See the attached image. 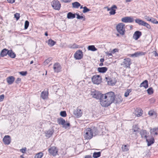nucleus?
<instances>
[{
  "mask_svg": "<svg viewBox=\"0 0 158 158\" xmlns=\"http://www.w3.org/2000/svg\"><path fill=\"white\" fill-rule=\"evenodd\" d=\"M101 105L104 107H107L113 103L115 99L114 93L110 92L103 94L101 97Z\"/></svg>",
  "mask_w": 158,
  "mask_h": 158,
  "instance_id": "f257e3e1",
  "label": "nucleus"
},
{
  "mask_svg": "<svg viewBox=\"0 0 158 158\" xmlns=\"http://www.w3.org/2000/svg\"><path fill=\"white\" fill-rule=\"evenodd\" d=\"M84 138L85 139H90L93 136H94L98 134V131L95 127L93 129L88 128L84 131Z\"/></svg>",
  "mask_w": 158,
  "mask_h": 158,
  "instance_id": "f03ea898",
  "label": "nucleus"
},
{
  "mask_svg": "<svg viewBox=\"0 0 158 158\" xmlns=\"http://www.w3.org/2000/svg\"><path fill=\"white\" fill-rule=\"evenodd\" d=\"M118 32L121 35H123L125 34V25L123 23H120L118 24L116 27Z\"/></svg>",
  "mask_w": 158,
  "mask_h": 158,
  "instance_id": "7ed1b4c3",
  "label": "nucleus"
},
{
  "mask_svg": "<svg viewBox=\"0 0 158 158\" xmlns=\"http://www.w3.org/2000/svg\"><path fill=\"white\" fill-rule=\"evenodd\" d=\"M103 94H102L99 91L94 90L91 92V95L92 97L96 99H99L101 103V97H102Z\"/></svg>",
  "mask_w": 158,
  "mask_h": 158,
  "instance_id": "20e7f679",
  "label": "nucleus"
},
{
  "mask_svg": "<svg viewBox=\"0 0 158 158\" xmlns=\"http://www.w3.org/2000/svg\"><path fill=\"white\" fill-rule=\"evenodd\" d=\"M135 22L140 25L145 26L148 29L151 28V27L149 24L141 19H136L135 20Z\"/></svg>",
  "mask_w": 158,
  "mask_h": 158,
  "instance_id": "39448f33",
  "label": "nucleus"
},
{
  "mask_svg": "<svg viewBox=\"0 0 158 158\" xmlns=\"http://www.w3.org/2000/svg\"><path fill=\"white\" fill-rule=\"evenodd\" d=\"M102 78L99 75H95L92 78V82L94 84L98 85L101 82Z\"/></svg>",
  "mask_w": 158,
  "mask_h": 158,
  "instance_id": "423d86ee",
  "label": "nucleus"
},
{
  "mask_svg": "<svg viewBox=\"0 0 158 158\" xmlns=\"http://www.w3.org/2000/svg\"><path fill=\"white\" fill-rule=\"evenodd\" d=\"M52 7L56 10H59L61 7V4L58 0H53L52 2Z\"/></svg>",
  "mask_w": 158,
  "mask_h": 158,
  "instance_id": "0eeeda50",
  "label": "nucleus"
},
{
  "mask_svg": "<svg viewBox=\"0 0 158 158\" xmlns=\"http://www.w3.org/2000/svg\"><path fill=\"white\" fill-rule=\"evenodd\" d=\"M48 152L50 154L55 156L56 155L58 152V150L56 147L53 146L49 148Z\"/></svg>",
  "mask_w": 158,
  "mask_h": 158,
  "instance_id": "6e6552de",
  "label": "nucleus"
},
{
  "mask_svg": "<svg viewBox=\"0 0 158 158\" xmlns=\"http://www.w3.org/2000/svg\"><path fill=\"white\" fill-rule=\"evenodd\" d=\"M134 19L132 17H125L121 19V21L125 23H131L134 22Z\"/></svg>",
  "mask_w": 158,
  "mask_h": 158,
  "instance_id": "1a4fd4ad",
  "label": "nucleus"
},
{
  "mask_svg": "<svg viewBox=\"0 0 158 158\" xmlns=\"http://www.w3.org/2000/svg\"><path fill=\"white\" fill-rule=\"evenodd\" d=\"M83 56L82 51L81 50L77 51L74 54V57L76 59L80 60Z\"/></svg>",
  "mask_w": 158,
  "mask_h": 158,
  "instance_id": "9d476101",
  "label": "nucleus"
},
{
  "mask_svg": "<svg viewBox=\"0 0 158 158\" xmlns=\"http://www.w3.org/2000/svg\"><path fill=\"white\" fill-rule=\"evenodd\" d=\"M125 67H130V65L131 64V60L129 58H127L124 60L123 62Z\"/></svg>",
  "mask_w": 158,
  "mask_h": 158,
  "instance_id": "9b49d317",
  "label": "nucleus"
},
{
  "mask_svg": "<svg viewBox=\"0 0 158 158\" xmlns=\"http://www.w3.org/2000/svg\"><path fill=\"white\" fill-rule=\"evenodd\" d=\"M73 113L76 117L78 118L81 116L82 112L81 109L78 108L74 111Z\"/></svg>",
  "mask_w": 158,
  "mask_h": 158,
  "instance_id": "f8f14e48",
  "label": "nucleus"
},
{
  "mask_svg": "<svg viewBox=\"0 0 158 158\" xmlns=\"http://www.w3.org/2000/svg\"><path fill=\"white\" fill-rule=\"evenodd\" d=\"M3 141L5 144H9L11 142L10 136L8 135H5L3 139Z\"/></svg>",
  "mask_w": 158,
  "mask_h": 158,
  "instance_id": "ddd939ff",
  "label": "nucleus"
},
{
  "mask_svg": "<svg viewBox=\"0 0 158 158\" xmlns=\"http://www.w3.org/2000/svg\"><path fill=\"white\" fill-rule=\"evenodd\" d=\"M142 35V32L139 31H136L134 33L133 38L135 40H137Z\"/></svg>",
  "mask_w": 158,
  "mask_h": 158,
  "instance_id": "4468645a",
  "label": "nucleus"
},
{
  "mask_svg": "<svg viewBox=\"0 0 158 158\" xmlns=\"http://www.w3.org/2000/svg\"><path fill=\"white\" fill-rule=\"evenodd\" d=\"M53 68L55 72L58 73L60 71L61 67L59 63H56L54 64Z\"/></svg>",
  "mask_w": 158,
  "mask_h": 158,
  "instance_id": "2eb2a0df",
  "label": "nucleus"
},
{
  "mask_svg": "<svg viewBox=\"0 0 158 158\" xmlns=\"http://www.w3.org/2000/svg\"><path fill=\"white\" fill-rule=\"evenodd\" d=\"M54 132V130L52 129H49L48 131H45V136L48 138L50 137L52 135Z\"/></svg>",
  "mask_w": 158,
  "mask_h": 158,
  "instance_id": "dca6fc26",
  "label": "nucleus"
},
{
  "mask_svg": "<svg viewBox=\"0 0 158 158\" xmlns=\"http://www.w3.org/2000/svg\"><path fill=\"white\" fill-rule=\"evenodd\" d=\"M134 113L137 117H139L143 114V111L141 109L137 108L135 109Z\"/></svg>",
  "mask_w": 158,
  "mask_h": 158,
  "instance_id": "f3484780",
  "label": "nucleus"
},
{
  "mask_svg": "<svg viewBox=\"0 0 158 158\" xmlns=\"http://www.w3.org/2000/svg\"><path fill=\"white\" fill-rule=\"evenodd\" d=\"M140 133L142 138L146 139L149 137V136H148L149 134V133L147 132V131L145 130H142L140 131Z\"/></svg>",
  "mask_w": 158,
  "mask_h": 158,
  "instance_id": "a211bd4d",
  "label": "nucleus"
},
{
  "mask_svg": "<svg viewBox=\"0 0 158 158\" xmlns=\"http://www.w3.org/2000/svg\"><path fill=\"white\" fill-rule=\"evenodd\" d=\"M146 142H147V145L148 146L151 145L153 144L155 142L154 138L148 137L146 139Z\"/></svg>",
  "mask_w": 158,
  "mask_h": 158,
  "instance_id": "6ab92c4d",
  "label": "nucleus"
},
{
  "mask_svg": "<svg viewBox=\"0 0 158 158\" xmlns=\"http://www.w3.org/2000/svg\"><path fill=\"white\" fill-rule=\"evenodd\" d=\"M15 80V78L12 76L8 77L6 78L7 82L9 85L12 84Z\"/></svg>",
  "mask_w": 158,
  "mask_h": 158,
  "instance_id": "aec40b11",
  "label": "nucleus"
},
{
  "mask_svg": "<svg viewBox=\"0 0 158 158\" xmlns=\"http://www.w3.org/2000/svg\"><path fill=\"white\" fill-rule=\"evenodd\" d=\"M48 91H43L41 94V97L43 99H47L48 98Z\"/></svg>",
  "mask_w": 158,
  "mask_h": 158,
  "instance_id": "412c9836",
  "label": "nucleus"
},
{
  "mask_svg": "<svg viewBox=\"0 0 158 158\" xmlns=\"http://www.w3.org/2000/svg\"><path fill=\"white\" fill-rule=\"evenodd\" d=\"M117 7L115 5H113L111 8L110 11L109 12V14L110 15H114L115 13V10H114V9H117Z\"/></svg>",
  "mask_w": 158,
  "mask_h": 158,
  "instance_id": "4be33fe9",
  "label": "nucleus"
},
{
  "mask_svg": "<svg viewBox=\"0 0 158 158\" xmlns=\"http://www.w3.org/2000/svg\"><path fill=\"white\" fill-rule=\"evenodd\" d=\"M140 87H143L145 89H147L148 87V82L147 80H145L141 83L140 85Z\"/></svg>",
  "mask_w": 158,
  "mask_h": 158,
  "instance_id": "5701e85b",
  "label": "nucleus"
},
{
  "mask_svg": "<svg viewBox=\"0 0 158 158\" xmlns=\"http://www.w3.org/2000/svg\"><path fill=\"white\" fill-rule=\"evenodd\" d=\"M9 50H8V49H3L1 53H0V55L2 57H4L6 56L8 54V53Z\"/></svg>",
  "mask_w": 158,
  "mask_h": 158,
  "instance_id": "b1692460",
  "label": "nucleus"
},
{
  "mask_svg": "<svg viewBox=\"0 0 158 158\" xmlns=\"http://www.w3.org/2000/svg\"><path fill=\"white\" fill-rule=\"evenodd\" d=\"M107 70L106 67H99L98 68V71L100 73H104Z\"/></svg>",
  "mask_w": 158,
  "mask_h": 158,
  "instance_id": "393cba45",
  "label": "nucleus"
},
{
  "mask_svg": "<svg viewBox=\"0 0 158 158\" xmlns=\"http://www.w3.org/2000/svg\"><path fill=\"white\" fill-rule=\"evenodd\" d=\"M65 120L62 118H60L57 119V123L59 125H63L65 123Z\"/></svg>",
  "mask_w": 158,
  "mask_h": 158,
  "instance_id": "a878e982",
  "label": "nucleus"
},
{
  "mask_svg": "<svg viewBox=\"0 0 158 158\" xmlns=\"http://www.w3.org/2000/svg\"><path fill=\"white\" fill-rule=\"evenodd\" d=\"M8 55L12 58H14L16 56L15 54L13 52L12 50H9Z\"/></svg>",
  "mask_w": 158,
  "mask_h": 158,
  "instance_id": "bb28decb",
  "label": "nucleus"
},
{
  "mask_svg": "<svg viewBox=\"0 0 158 158\" xmlns=\"http://www.w3.org/2000/svg\"><path fill=\"white\" fill-rule=\"evenodd\" d=\"M158 131V128H154L152 129H150V133L152 135H157L158 133L157 131Z\"/></svg>",
  "mask_w": 158,
  "mask_h": 158,
  "instance_id": "cd10ccee",
  "label": "nucleus"
},
{
  "mask_svg": "<svg viewBox=\"0 0 158 158\" xmlns=\"http://www.w3.org/2000/svg\"><path fill=\"white\" fill-rule=\"evenodd\" d=\"M75 17V15L70 12L68 13L67 18L69 19H73Z\"/></svg>",
  "mask_w": 158,
  "mask_h": 158,
  "instance_id": "c85d7f7f",
  "label": "nucleus"
},
{
  "mask_svg": "<svg viewBox=\"0 0 158 158\" xmlns=\"http://www.w3.org/2000/svg\"><path fill=\"white\" fill-rule=\"evenodd\" d=\"M101 152H95L93 153V157L94 158H97L101 156Z\"/></svg>",
  "mask_w": 158,
  "mask_h": 158,
  "instance_id": "c756f323",
  "label": "nucleus"
},
{
  "mask_svg": "<svg viewBox=\"0 0 158 158\" xmlns=\"http://www.w3.org/2000/svg\"><path fill=\"white\" fill-rule=\"evenodd\" d=\"M56 42L52 39L48 40V44L50 47H52L55 44Z\"/></svg>",
  "mask_w": 158,
  "mask_h": 158,
  "instance_id": "7c9ffc66",
  "label": "nucleus"
},
{
  "mask_svg": "<svg viewBox=\"0 0 158 158\" xmlns=\"http://www.w3.org/2000/svg\"><path fill=\"white\" fill-rule=\"evenodd\" d=\"M73 7L75 8H78L81 6V4L77 2H75L72 3Z\"/></svg>",
  "mask_w": 158,
  "mask_h": 158,
  "instance_id": "2f4dec72",
  "label": "nucleus"
},
{
  "mask_svg": "<svg viewBox=\"0 0 158 158\" xmlns=\"http://www.w3.org/2000/svg\"><path fill=\"white\" fill-rule=\"evenodd\" d=\"M77 15V19H81L83 21H85V16H80L79 15L78 13H76L75 14Z\"/></svg>",
  "mask_w": 158,
  "mask_h": 158,
  "instance_id": "473e14b6",
  "label": "nucleus"
},
{
  "mask_svg": "<svg viewBox=\"0 0 158 158\" xmlns=\"http://www.w3.org/2000/svg\"><path fill=\"white\" fill-rule=\"evenodd\" d=\"M79 46L75 44H69L68 45V47L71 48H79Z\"/></svg>",
  "mask_w": 158,
  "mask_h": 158,
  "instance_id": "72a5a7b5",
  "label": "nucleus"
},
{
  "mask_svg": "<svg viewBox=\"0 0 158 158\" xmlns=\"http://www.w3.org/2000/svg\"><path fill=\"white\" fill-rule=\"evenodd\" d=\"M43 154L42 152H40L37 154L35 156L34 158H41L43 156Z\"/></svg>",
  "mask_w": 158,
  "mask_h": 158,
  "instance_id": "f704fd0d",
  "label": "nucleus"
},
{
  "mask_svg": "<svg viewBox=\"0 0 158 158\" xmlns=\"http://www.w3.org/2000/svg\"><path fill=\"white\" fill-rule=\"evenodd\" d=\"M88 49L89 50L95 51L97 50V49L95 48L94 45H90L88 47Z\"/></svg>",
  "mask_w": 158,
  "mask_h": 158,
  "instance_id": "c9c22d12",
  "label": "nucleus"
},
{
  "mask_svg": "<svg viewBox=\"0 0 158 158\" xmlns=\"http://www.w3.org/2000/svg\"><path fill=\"white\" fill-rule=\"evenodd\" d=\"M122 151L124 152H127L129 150L128 148L127 147V145H123L122 147Z\"/></svg>",
  "mask_w": 158,
  "mask_h": 158,
  "instance_id": "e433bc0d",
  "label": "nucleus"
},
{
  "mask_svg": "<svg viewBox=\"0 0 158 158\" xmlns=\"http://www.w3.org/2000/svg\"><path fill=\"white\" fill-rule=\"evenodd\" d=\"M131 89H127L126 90V91L125 92L124 94V96L126 97H128L130 93L131 92Z\"/></svg>",
  "mask_w": 158,
  "mask_h": 158,
  "instance_id": "4c0bfd02",
  "label": "nucleus"
},
{
  "mask_svg": "<svg viewBox=\"0 0 158 158\" xmlns=\"http://www.w3.org/2000/svg\"><path fill=\"white\" fill-rule=\"evenodd\" d=\"M148 93L149 95H151L153 93V90L152 87H150L147 90Z\"/></svg>",
  "mask_w": 158,
  "mask_h": 158,
  "instance_id": "58836bf2",
  "label": "nucleus"
},
{
  "mask_svg": "<svg viewBox=\"0 0 158 158\" xmlns=\"http://www.w3.org/2000/svg\"><path fill=\"white\" fill-rule=\"evenodd\" d=\"M116 82V81L115 80H113L111 79L110 82L108 81V84L111 85H113L115 84Z\"/></svg>",
  "mask_w": 158,
  "mask_h": 158,
  "instance_id": "ea45409f",
  "label": "nucleus"
},
{
  "mask_svg": "<svg viewBox=\"0 0 158 158\" xmlns=\"http://www.w3.org/2000/svg\"><path fill=\"white\" fill-rule=\"evenodd\" d=\"M83 10L82 12L83 13H85L87 12L90 11V10L86 6H84L83 7Z\"/></svg>",
  "mask_w": 158,
  "mask_h": 158,
  "instance_id": "a19ab883",
  "label": "nucleus"
},
{
  "mask_svg": "<svg viewBox=\"0 0 158 158\" xmlns=\"http://www.w3.org/2000/svg\"><path fill=\"white\" fill-rule=\"evenodd\" d=\"M135 126V127H134V126H133V128L132 129V132L134 133L135 132V134H136L137 132L138 131V130L139 129V128L138 127H136V126Z\"/></svg>",
  "mask_w": 158,
  "mask_h": 158,
  "instance_id": "79ce46f5",
  "label": "nucleus"
},
{
  "mask_svg": "<svg viewBox=\"0 0 158 158\" xmlns=\"http://www.w3.org/2000/svg\"><path fill=\"white\" fill-rule=\"evenodd\" d=\"M29 22L28 21H25L24 24V29H26L27 28L29 25Z\"/></svg>",
  "mask_w": 158,
  "mask_h": 158,
  "instance_id": "37998d69",
  "label": "nucleus"
},
{
  "mask_svg": "<svg viewBox=\"0 0 158 158\" xmlns=\"http://www.w3.org/2000/svg\"><path fill=\"white\" fill-rule=\"evenodd\" d=\"M116 103H119L122 101V98L121 97H118L116 99Z\"/></svg>",
  "mask_w": 158,
  "mask_h": 158,
  "instance_id": "c03bdc74",
  "label": "nucleus"
},
{
  "mask_svg": "<svg viewBox=\"0 0 158 158\" xmlns=\"http://www.w3.org/2000/svg\"><path fill=\"white\" fill-rule=\"evenodd\" d=\"M60 115L63 117H66V113L65 111H62L60 112Z\"/></svg>",
  "mask_w": 158,
  "mask_h": 158,
  "instance_id": "a18cd8bd",
  "label": "nucleus"
},
{
  "mask_svg": "<svg viewBox=\"0 0 158 158\" xmlns=\"http://www.w3.org/2000/svg\"><path fill=\"white\" fill-rule=\"evenodd\" d=\"M70 126V124L69 123H64V124L63 126V127L65 129L68 128V127H69Z\"/></svg>",
  "mask_w": 158,
  "mask_h": 158,
  "instance_id": "49530a36",
  "label": "nucleus"
},
{
  "mask_svg": "<svg viewBox=\"0 0 158 158\" xmlns=\"http://www.w3.org/2000/svg\"><path fill=\"white\" fill-rule=\"evenodd\" d=\"M14 17L16 18L17 20H18L20 18V14L18 13H16L14 15Z\"/></svg>",
  "mask_w": 158,
  "mask_h": 158,
  "instance_id": "de8ad7c7",
  "label": "nucleus"
},
{
  "mask_svg": "<svg viewBox=\"0 0 158 158\" xmlns=\"http://www.w3.org/2000/svg\"><path fill=\"white\" fill-rule=\"evenodd\" d=\"M19 73L21 75L23 76H25L27 75V71H22L19 72Z\"/></svg>",
  "mask_w": 158,
  "mask_h": 158,
  "instance_id": "09e8293b",
  "label": "nucleus"
},
{
  "mask_svg": "<svg viewBox=\"0 0 158 158\" xmlns=\"http://www.w3.org/2000/svg\"><path fill=\"white\" fill-rule=\"evenodd\" d=\"M51 60H52V58H51V57L49 58H48V59H47V60H45V61L44 62V63L45 64H46V63L48 64L49 62Z\"/></svg>",
  "mask_w": 158,
  "mask_h": 158,
  "instance_id": "8fccbe9b",
  "label": "nucleus"
},
{
  "mask_svg": "<svg viewBox=\"0 0 158 158\" xmlns=\"http://www.w3.org/2000/svg\"><path fill=\"white\" fill-rule=\"evenodd\" d=\"M151 22L154 24H158V21H157L155 19L153 18L151 21Z\"/></svg>",
  "mask_w": 158,
  "mask_h": 158,
  "instance_id": "3c124183",
  "label": "nucleus"
},
{
  "mask_svg": "<svg viewBox=\"0 0 158 158\" xmlns=\"http://www.w3.org/2000/svg\"><path fill=\"white\" fill-rule=\"evenodd\" d=\"M131 57L135 56V57L138 56V52H135L134 54H131Z\"/></svg>",
  "mask_w": 158,
  "mask_h": 158,
  "instance_id": "603ef678",
  "label": "nucleus"
},
{
  "mask_svg": "<svg viewBox=\"0 0 158 158\" xmlns=\"http://www.w3.org/2000/svg\"><path fill=\"white\" fill-rule=\"evenodd\" d=\"M26 148H24L20 149V151L23 153H25L26 152Z\"/></svg>",
  "mask_w": 158,
  "mask_h": 158,
  "instance_id": "864d4df0",
  "label": "nucleus"
},
{
  "mask_svg": "<svg viewBox=\"0 0 158 158\" xmlns=\"http://www.w3.org/2000/svg\"><path fill=\"white\" fill-rule=\"evenodd\" d=\"M21 81V79L20 78H18L15 81V83L17 84H19Z\"/></svg>",
  "mask_w": 158,
  "mask_h": 158,
  "instance_id": "5fc2aeb1",
  "label": "nucleus"
},
{
  "mask_svg": "<svg viewBox=\"0 0 158 158\" xmlns=\"http://www.w3.org/2000/svg\"><path fill=\"white\" fill-rule=\"evenodd\" d=\"M4 98V95L2 94L0 96V102L2 101Z\"/></svg>",
  "mask_w": 158,
  "mask_h": 158,
  "instance_id": "6e6d98bb",
  "label": "nucleus"
},
{
  "mask_svg": "<svg viewBox=\"0 0 158 158\" xmlns=\"http://www.w3.org/2000/svg\"><path fill=\"white\" fill-rule=\"evenodd\" d=\"M138 56L144 55L145 54V52H138Z\"/></svg>",
  "mask_w": 158,
  "mask_h": 158,
  "instance_id": "4d7b16f0",
  "label": "nucleus"
},
{
  "mask_svg": "<svg viewBox=\"0 0 158 158\" xmlns=\"http://www.w3.org/2000/svg\"><path fill=\"white\" fill-rule=\"evenodd\" d=\"M154 112L152 110H150L148 112V114L150 116H152L154 114Z\"/></svg>",
  "mask_w": 158,
  "mask_h": 158,
  "instance_id": "13d9d810",
  "label": "nucleus"
},
{
  "mask_svg": "<svg viewBox=\"0 0 158 158\" xmlns=\"http://www.w3.org/2000/svg\"><path fill=\"white\" fill-rule=\"evenodd\" d=\"M112 52H106V54L108 56H112Z\"/></svg>",
  "mask_w": 158,
  "mask_h": 158,
  "instance_id": "bf43d9fd",
  "label": "nucleus"
},
{
  "mask_svg": "<svg viewBox=\"0 0 158 158\" xmlns=\"http://www.w3.org/2000/svg\"><path fill=\"white\" fill-rule=\"evenodd\" d=\"M145 18L148 21H150L151 22V20H152V19H151L150 18H149V17L147 16H145Z\"/></svg>",
  "mask_w": 158,
  "mask_h": 158,
  "instance_id": "052dcab7",
  "label": "nucleus"
},
{
  "mask_svg": "<svg viewBox=\"0 0 158 158\" xmlns=\"http://www.w3.org/2000/svg\"><path fill=\"white\" fill-rule=\"evenodd\" d=\"M106 81L108 83V81L110 82L111 78H110V77H106Z\"/></svg>",
  "mask_w": 158,
  "mask_h": 158,
  "instance_id": "680f3d73",
  "label": "nucleus"
},
{
  "mask_svg": "<svg viewBox=\"0 0 158 158\" xmlns=\"http://www.w3.org/2000/svg\"><path fill=\"white\" fill-rule=\"evenodd\" d=\"M118 51V50L117 49H113L112 51L111 52L112 53H114L115 52H117Z\"/></svg>",
  "mask_w": 158,
  "mask_h": 158,
  "instance_id": "e2e57ef3",
  "label": "nucleus"
},
{
  "mask_svg": "<svg viewBox=\"0 0 158 158\" xmlns=\"http://www.w3.org/2000/svg\"><path fill=\"white\" fill-rule=\"evenodd\" d=\"M7 1L9 3H13L15 2V0H7Z\"/></svg>",
  "mask_w": 158,
  "mask_h": 158,
  "instance_id": "0e129e2a",
  "label": "nucleus"
},
{
  "mask_svg": "<svg viewBox=\"0 0 158 158\" xmlns=\"http://www.w3.org/2000/svg\"><path fill=\"white\" fill-rule=\"evenodd\" d=\"M62 1L64 2L67 3V2H69L71 1V0H62Z\"/></svg>",
  "mask_w": 158,
  "mask_h": 158,
  "instance_id": "69168bd1",
  "label": "nucleus"
},
{
  "mask_svg": "<svg viewBox=\"0 0 158 158\" xmlns=\"http://www.w3.org/2000/svg\"><path fill=\"white\" fill-rule=\"evenodd\" d=\"M85 158H92L91 156L90 155H88L85 156Z\"/></svg>",
  "mask_w": 158,
  "mask_h": 158,
  "instance_id": "338daca9",
  "label": "nucleus"
},
{
  "mask_svg": "<svg viewBox=\"0 0 158 158\" xmlns=\"http://www.w3.org/2000/svg\"><path fill=\"white\" fill-rule=\"evenodd\" d=\"M153 54L155 56H158V54L155 51L153 52Z\"/></svg>",
  "mask_w": 158,
  "mask_h": 158,
  "instance_id": "774afa93",
  "label": "nucleus"
}]
</instances>
